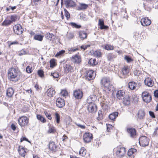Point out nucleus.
Here are the masks:
<instances>
[{"mask_svg": "<svg viewBox=\"0 0 158 158\" xmlns=\"http://www.w3.org/2000/svg\"><path fill=\"white\" fill-rule=\"evenodd\" d=\"M21 75V72L15 68H11L8 70L7 76L10 81H18L20 78Z\"/></svg>", "mask_w": 158, "mask_h": 158, "instance_id": "obj_1", "label": "nucleus"}, {"mask_svg": "<svg viewBox=\"0 0 158 158\" xmlns=\"http://www.w3.org/2000/svg\"><path fill=\"white\" fill-rule=\"evenodd\" d=\"M101 83L105 91L109 93L114 88L113 85L111 84L109 78L105 77L101 80Z\"/></svg>", "mask_w": 158, "mask_h": 158, "instance_id": "obj_2", "label": "nucleus"}, {"mask_svg": "<svg viewBox=\"0 0 158 158\" xmlns=\"http://www.w3.org/2000/svg\"><path fill=\"white\" fill-rule=\"evenodd\" d=\"M19 124L22 127H25L28 126L29 118L26 116H23L18 119Z\"/></svg>", "mask_w": 158, "mask_h": 158, "instance_id": "obj_3", "label": "nucleus"}, {"mask_svg": "<svg viewBox=\"0 0 158 158\" xmlns=\"http://www.w3.org/2000/svg\"><path fill=\"white\" fill-rule=\"evenodd\" d=\"M149 140L145 136H141L139 139V142L140 145L143 147H145L148 145L149 143Z\"/></svg>", "mask_w": 158, "mask_h": 158, "instance_id": "obj_4", "label": "nucleus"}, {"mask_svg": "<svg viewBox=\"0 0 158 158\" xmlns=\"http://www.w3.org/2000/svg\"><path fill=\"white\" fill-rule=\"evenodd\" d=\"M142 96L143 101L146 103H149L152 100L151 96L147 92H143L142 93Z\"/></svg>", "mask_w": 158, "mask_h": 158, "instance_id": "obj_5", "label": "nucleus"}, {"mask_svg": "<svg viewBox=\"0 0 158 158\" xmlns=\"http://www.w3.org/2000/svg\"><path fill=\"white\" fill-rule=\"evenodd\" d=\"M87 103V109L89 112H94L96 111V106L94 102L88 101Z\"/></svg>", "mask_w": 158, "mask_h": 158, "instance_id": "obj_6", "label": "nucleus"}, {"mask_svg": "<svg viewBox=\"0 0 158 158\" xmlns=\"http://www.w3.org/2000/svg\"><path fill=\"white\" fill-rule=\"evenodd\" d=\"M95 76V73L92 70H89L86 72V77L88 80H91L94 78Z\"/></svg>", "mask_w": 158, "mask_h": 158, "instance_id": "obj_7", "label": "nucleus"}, {"mask_svg": "<svg viewBox=\"0 0 158 158\" xmlns=\"http://www.w3.org/2000/svg\"><path fill=\"white\" fill-rule=\"evenodd\" d=\"M92 138V135L90 133L86 132L84 134L83 139L85 142L89 143L90 142Z\"/></svg>", "mask_w": 158, "mask_h": 158, "instance_id": "obj_8", "label": "nucleus"}, {"mask_svg": "<svg viewBox=\"0 0 158 158\" xmlns=\"http://www.w3.org/2000/svg\"><path fill=\"white\" fill-rule=\"evenodd\" d=\"M64 2L67 8L73 7L76 6L75 2L72 0H65Z\"/></svg>", "mask_w": 158, "mask_h": 158, "instance_id": "obj_9", "label": "nucleus"}, {"mask_svg": "<svg viewBox=\"0 0 158 158\" xmlns=\"http://www.w3.org/2000/svg\"><path fill=\"white\" fill-rule=\"evenodd\" d=\"M126 152L125 148L123 147L118 148L116 149V153L119 156H122Z\"/></svg>", "mask_w": 158, "mask_h": 158, "instance_id": "obj_10", "label": "nucleus"}, {"mask_svg": "<svg viewBox=\"0 0 158 158\" xmlns=\"http://www.w3.org/2000/svg\"><path fill=\"white\" fill-rule=\"evenodd\" d=\"M98 26L99 28L101 30H106L108 29V27L104 24V21L102 19H99L98 20Z\"/></svg>", "mask_w": 158, "mask_h": 158, "instance_id": "obj_11", "label": "nucleus"}, {"mask_svg": "<svg viewBox=\"0 0 158 158\" xmlns=\"http://www.w3.org/2000/svg\"><path fill=\"white\" fill-rule=\"evenodd\" d=\"M144 82L145 85L149 87H152L154 85V81L150 77L146 78L144 80Z\"/></svg>", "mask_w": 158, "mask_h": 158, "instance_id": "obj_12", "label": "nucleus"}, {"mask_svg": "<svg viewBox=\"0 0 158 158\" xmlns=\"http://www.w3.org/2000/svg\"><path fill=\"white\" fill-rule=\"evenodd\" d=\"M73 95L76 99H79L82 97L83 94L80 90H76L73 92Z\"/></svg>", "mask_w": 158, "mask_h": 158, "instance_id": "obj_13", "label": "nucleus"}, {"mask_svg": "<svg viewBox=\"0 0 158 158\" xmlns=\"http://www.w3.org/2000/svg\"><path fill=\"white\" fill-rule=\"evenodd\" d=\"M140 23L143 26H147L150 25L151 21L148 18L145 17L142 19L140 21Z\"/></svg>", "mask_w": 158, "mask_h": 158, "instance_id": "obj_14", "label": "nucleus"}, {"mask_svg": "<svg viewBox=\"0 0 158 158\" xmlns=\"http://www.w3.org/2000/svg\"><path fill=\"white\" fill-rule=\"evenodd\" d=\"M65 102L63 99L61 98H58L56 101V105L59 108H61L65 105Z\"/></svg>", "mask_w": 158, "mask_h": 158, "instance_id": "obj_15", "label": "nucleus"}, {"mask_svg": "<svg viewBox=\"0 0 158 158\" xmlns=\"http://www.w3.org/2000/svg\"><path fill=\"white\" fill-rule=\"evenodd\" d=\"M64 72L68 73L69 72H70L74 71L73 68L69 64H65L64 66Z\"/></svg>", "mask_w": 158, "mask_h": 158, "instance_id": "obj_16", "label": "nucleus"}, {"mask_svg": "<svg viewBox=\"0 0 158 158\" xmlns=\"http://www.w3.org/2000/svg\"><path fill=\"white\" fill-rule=\"evenodd\" d=\"M129 71V70L128 67L124 66L122 70L121 74H122L123 76L122 77L125 78V76L128 73Z\"/></svg>", "mask_w": 158, "mask_h": 158, "instance_id": "obj_17", "label": "nucleus"}, {"mask_svg": "<svg viewBox=\"0 0 158 158\" xmlns=\"http://www.w3.org/2000/svg\"><path fill=\"white\" fill-rule=\"evenodd\" d=\"M127 131L131 137L133 138L136 135V130L134 129L128 128L127 129Z\"/></svg>", "mask_w": 158, "mask_h": 158, "instance_id": "obj_18", "label": "nucleus"}, {"mask_svg": "<svg viewBox=\"0 0 158 158\" xmlns=\"http://www.w3.org/2000/svg\"><path fill=\"white\" fill-rule=\"evenodd\" d=\"M47 95L49 97H53L55 94V91L53 88H50L47 90Z\"/></svg>", "mask_w": 158, "mask_h": 158, "instance_id": "obj_19", "label": "nucleus"}, {"mask_svg": "<svg viewBox=\"0 0 158 158\" xmlns=\"http://www.w3.org/2000/svg\"><path fill=\"white\" fill-rule=\"evenodd\" d=\"M125 93L124 91L122 90L118 91L116 93V97L119 99H122L125 95Z\"/></svg>", "mask_w": 158, "mask_h": 158, "instance_id": "obj_20", "label": "nucleus"}, {"mask_svg": "<svg viewBox=\"0 0 158 158\" xmlns=\"http://www.w3.org/2000/svg\"><path fill=\"white\" fill-rule=\"evenodd\" d=\"M73 62L76 63H79L81 61V57L80 56L75 55L72 57Z\"/></svg>", "mask_w": 158, "mask_h": 158, "instance_id": "obj_21", "label": "nucleus"}, {"mask_svg": "<svg viewBox=\"0 0 158 158\" xmlns=\"http://www.w3.org/2000/svg\"><path fill=\"white\" fill-rule=\"evenodd\" d=\"M128 86L130 89L134 90L137 86V84L133 81L130 82L128 84Z\"/></svg>", "mask_w": 158, "mask_h": 158, "instance_id": "obj_22", "label": "nucleus"}, {"mask_svg": "<svg viewBox=\"0 0 158 158\" xmlns=\"http://www.w3.org/2000/svg\"><path fill=\"white\" fill-rule=\"evenodd\" d=\"M123 98V103L126 105H128L130 104V99L129 97L126 96Z\"/></svg>", "mask_w": 158, "mask_h": 158, "instance_id": "obj_23", "label": "nucleus"}, {"mask_svg": "<svg viewBox=\"0 0 158 158\" xmlns=\"http://www.w3.org/2000/svg\"><path fill=\"white\" fill-rule=\"evenodd\" d=\"M14 90L12 88H8L6 91V95L9 97H11L13 94Z\"/></svg>", "mask_w": 158, "mask_h": 158, "instance_id": "obj_24", "label": "nucleus"}, {"mask_svg": "<svg viewBox=\"0 0 158 158\" xmlns=\"http://www.w3.org/2000/svg\"><path fill=\"white\" fill-rule=\"evenodd\" d=\"M118 112H115L110 114L109 118L111 120L114 121L116 118L118 116Z\"/></svg>", "mask_w": 158, "mask_h": 158, "instance_id": "obj_25", "label": "nucleus"}, {"mask_svg": "<svg viewBox=\"0 0 158 158\" xmlns=\"http://www.w3.org/2000/svg\"><path fill=\"white\" fill-rule=\"evenodd\" d=\"M144 115V112L143 110H139L138 113V117L139 119H143Z\"/></svg>", "mask_w": 158, "mask_h": 158, "instance_id": "obj_26", "label": "nucleus"}, {"mask_svg": "<svg viewBox=\"0 0 158 158\" xmlns=\"http://www.w3.org/2000/svg\"><path fill=\"white\" fill-rule=\"evenodd\" d=\"M79 35L80 38L82 40L86 38L87 36L86 33L83 31H79Z\"/></svg>", "mask_w": 158, "mask_h": 158, "instance_id": "obj_27", "label": "nucleus"}, {"mask_svg": "<svg viewBox=\"0 0 158 158\" xmlns=\"http://www.w3.org/2000/svg\"><path fill=\"white\" fill-rule=\"evenodd\" d=\"M49 148L50 150L52 151H54L56 150V146L54 142H52L49 143Z\"/></svg>", "mask_w": 158, "mask_h": 158, "instance_id": "obj_28", "label": "nucleus"}, {"mask_svg": "<svg viewBox=\"0 0 158 158\" xmlns=\"http://www.w3.org/2000/svg\"><path fill=\"white\" fill-rule=\"evenodd\" d=\"M10 18L11 19L10 21H11L12 23L19 20V17L16 15H11L10 16Z\"/></svg>", "mask_w": 158, "mask_h": 158, "instance_id": "obj_29", "label": "nucleus"}, {"mask_svg": "<svg viewBox=\"0 0 158 158\" xmlns=\"http://www.w3.org/2000/svg\"><path fill=\"white\" fill-rule=\"evenodd\" d=\"M70 25L73 28H75L76 29H79L81 27L80 25L77 24L75 23L71 22L70 23Z\"/></svg>", "mask_w": 158, "mask_h": 158, "instance_id": "obj_30", "label": "nucleus"}, {"mask_svg": "<svg viewBox=\"0 0 158 158\" xmlns=\"http://www.w3.org/2000/svg\"><path fill=\"white\" fill-rule=\"evenodd\" d=\"M104 48L107 50H113L114 49V47L109 44H105L104 46Z\"/></svg>", "mask_w": 158, "mask_h": 158, "instance_id": "obj_31", "label": "nucleus"}, {"mask_svg": "<svg viewBox=\"0 0 158 158\" xmlns=\"http://www.w3.org/2000/svg\"><path fill=\"white\" fill-rule=\"evenodd\" d=\"M136 152V150L134 148H131L129 149L127 153V155H128L130 156H131L132 154H133L135 152Z\"/></svg>", "mask_w": 158, "mask_h": 158, "instance_id": "obj_32", "label": "nucleus"}, {"mask_svg": "<svg viewBox=\"0 0 158 158\" xmlns=\"http://www.w3.org/2000/svg\"><path fill=\"white\" fill-rule=\"evenodd\" d=\"M96 99V98L95 96L91 95L88 98L87 101V103H88V101L93 102Z\"/></svg>", "mask_w": 158, "mask_h": 158, "instance_id": "obj_33", "label": "nucleus"}, {"mask_svg": "<svg viewBox=\"0 0 158 158\" xmlns=\"http://www.w3.org/2000/svg\"><path fill=\"white\" fill-rule=\"evenodd\" d=\"M86 153V151L84 147L81 148L79 152V154L81 156H84Z\"/></svg>", "mask_w": 158, "mask_h": 158, "instance_id": "obj_34", "label": "nucleus"}, {"mask_svg": "<svg viewBox=\"0 0 158 158\" xmlns=\"http://www.w3.org/2000/svg\"><path fill=\"white\" fill-rule=\"evenodd\" d=\"M12 22L10 20L5 19L2 23V24L4 26H8L11 24Z\"/></svg>", "mask_w": 158, "mask_h": 158, "instance_id": "obj_35", "label": "nucleus"}, {"mask_svg": "<svg viewBox=\"0 0 158 158\" xmlns=\"http://www.w3.org/2000/svg\"><path fill=\"white\" fill-rule=\"evenodd\" d=\"M18 152L20 155L23 157H25L26 152L24 149H18Z\"/></svg>", "mask_w": 158, "mask_h": 158, "instance_id": "obj_36", "label": "nucleus"}, {"mask_svg": "<svg viewBox=\"0 0 158 158\" xmlns=\"http://www.w3.org/2000/svg\"><path fill=\"white\" fill-rule=\"evenodd\" d=\"M93 54L94 56L98 57H100L101 56V52L99 51H96L94 52Z\"/></svg>", "mask_w": 158, "mask_h": 158, "instance_id": "obj_37", "label": "nucleus"}, {"mask_svg": "<svg viewBox=\"0 0 158 158\" xmlns=\"http://www.w3.org/2000/svg\"><path fill=\"white\" fill-rule=\"evenodd\" d=\"M65 51L64 50H61L58 52H57L55 55V57H58L62 56L65 53Z\"/></svg>", "mask_w": 158, "mask_h": 158, "instance_id": "obj_38", "label": "nucleus"}, {"mask_svg": "<svg viewBox=\"0 0 158 158\" xmlns=\"http://www.w3.org/2000/svg\"><path fill=\"white\" fill-rule=\"evenodd\" d=\"M96 61L95 59L91 58L89 60L88 63L90 65L93 66L97 64V63H95Z\"/></svg>", "mask_w": 158, "mask_h": 158, "instance_id": "obj_39", "label": "nucleus"}, {"mask_svg": "<svg viewBox=\"0 0 158 158\" xmlns=\"http://www.w3.org/2000/svg\"><path fill=\"white\" fill-rule=\"evenodd\" d=\"M36 117L41 122L44 123L46 121V120L41 115L38 114L37 115Z\"/></svg>", "mask_w": 158, "mask_h": 158, "instance_id": "obj_40", "label": "nucleus"}, {"mask_svg": "<svg viewBox=\"0 0 158 158\" xmlns=\"http://www.w3.org/2000/svg\"><path fill=\"white\" fill-rule=\"evenodd\" d=\"M43 36L40 35H36L34 36L35 40L41 41L43 40Z\"/></svg>", "mask_w": 158, "mask_h": 158, "instance_id": "obj_41", "label": "nucleus"}, {"mask_svg": "<svg viewBox=\"0 0 158 158\" xmlns=\"http://www.w3.org/2000/svg\"><path fill=\"white\" fill-rule=\"evenodd\" d=\"M50 66L51 68H53L56 65L55 60L54 59H52L50 60Z\"/></svg>", "mask_w": 158, "mask_h": 158, "instance_id": "obj_42", "label": "nucleus"}, {"mask_svg": "<svg viewBox=\"0 0 158 158\" xmlns=\"http://www.w3.org/2000/svg\"><path fill=\"white\" fill-rule=\"evenodd\" d=\"M107 59L108 60H110L115 57V56L112 54H108L107 55Z\"/></svg>", "mask_w": 158, "mask_h": 158, "instance_id": "obj_43", "label": "nucleus"}, {"mask_svg": "<svg viewBox=\"0 0 158 158\" xmlns=\"http://www.w3.org/2000/svg\"><path fill=\"white\" fill-rule=\"evenodd\" d=\"M55 118L56 123H59L60 122V116L59 114L57 113H55Z\"/></svg>", "mask_w": 158, "mask_h": 158, "instance_id": "obj_44", "label": "nucleus"}, {"mask_svg": "<svg viewBox=\"0 0 158 158\" xmlns=\"http://www.w3.org/2000/svg\"><path fill=\"white\" fill-rule=\"evenodd\" d=\"M22 28V27L19 24L15 25L13 27V30H20Z\"/></svg>", "mask_w": 158, "mask_h": 158, "instance_id": "obj_45", "label": "nucleus"}, {"mask_svg": "<svg viewBox=\"0 0 158 158\" xmlns=\"http://www.w3.org/2000/svg\"><path fill=\"white\" fill-rule=\"evenodd\" d=\"M53 36H54L53 34L50 33H48L45 35L46 37L49 40H51V39L52 38Z\"/></svg>", "mask_w": 158, "mask_h": 158, "instance_id": "obj_46", "label": "nucleus"}, {"mask_svg": "<svg viewBox=\"0 0 158 158\" xmlns=\"http://www.w3.org/2000/svg\"><path fill=\"white\" fill-rule=\"evenodd\" d=\"M88 6L87 5L85 4L81 3V4L80 6L79 7V9L81 10L83 9H85Z\"/></svg>", "mask_w": 158, "mask_h": 158, "instance_id": "obj_47", "label": "nucleus"}, {"mask_svg": "<svg viewBox=\"0 0 158 158\" xmlns=\"http://www.w3.org/2000/svg\"><path fill=\"white\" fill-rule=\"evenodd\" d=\"M79 49L78 48H69L68 49V51L71 53L72 52H74L77 51Z\"/></svg>", "mask_w": 158, "mask_h": 158, "instance_id": "obj_48", "label": "nucleus"}, {"mask_svg": "<svg viewBox=\"0 0 158 158\" xmlns=\"http://www.w3.org/2000/svg\"><path fill=\"white\" fill-rule=\"evenodd\" d=\"M37 73L39 76L41 77H43L44 76V72L42 70H39L38 71Z\"/></svg>", "mask_w": 158, "mask_h": 158, "instance_id": "obj_49", "label": "nucleus"}, {"mask_svg": "<svg viewBox=\"0 0 158 158\" xmlns=\"http://www.w3.org/2000/svg\"><path fill=\"white\" fill-rule=\"evenodd\" d=\"M75 124L79 127L82 129H84L85 128V126L84 125H83L77 122H75Z\"/></svg>", "mask_w": 158, "mask_h": 158, "instance_id": "obj_50", "label": "nucleus"}, {"mask_svg": "<svg viewBox=\"0 0 158 158\" xmlns=\"http://www.w3.org/2000/svg\"><path fill=\"white\" fill-rule=\"evenodd\" d=\"M60 94L62 96L65 97L68 95V93L65 90H62L60 92Z\"/></svg>", "mask_w": 158, "mask_h": 158, "instance_id": "obj_51", "label": "nucleus"}, {"mask_svg": "<svg viewBox=\"0 0 158 158\" xmlns=\"http://www.w3.org/2000/svg\"><path fill=\"white\" fill-rule=\"evenodd\" d=\"M64 11L65 15L66 17V18L67 19H69L70 17V15L69 13L65 9H64Z\"/></svg>", "mask_w": 158, "mask_h": 158, "instance_id": "obj_52", "label": "nucleus"}, {"mask_svg": "<svg viewBox=\"0 0 158 158\" xmlns=\"http://www.w3.org/2000/svg\"><path fill=\"white\" fill-rule=\"evenodd\" d=\"M113 129V126L110 124L107 125V131L108 132H111Z\"/></svg>", "mask_w": 158, "mask_h": 158, "instance_id": "obj_53", "label": "nucleus"}, {"mask_svg": "<svg viewBox=\"0 0 158 158\" xmlns=\"http://www.w3.org/2000/svg\"><path fill=\"white\" fill-rule=\"evenodd\" d=\"M51 75L53 76L54 78H58L59 77V74L58 73L55 72L51 73Z\"/></svg>", "mask_w": 158, "mask_h": 158, "instance_id": "obj_54", "label": "nucleus"}, {"mask_svg": "<svg viewBox=\"0 0 158 158\" xmlns=\"http://www.w3.org/2000/svg\"><path fill=\"white\" fill-rule=\"evenodd\" d=\"M55 128L52 126H50L49 129L48 131V132L49 133H53L55 131Z\"/></svg>", "mask_w": 158, "mask_h": 158, "instance_id": "obj_55", "label": "nucleus"}, {"mask_svg": "<svg viewBox=\"0 0 158 158\" xmlns=\"http://www.w3.org/2000/svg\"><path fill=\"white\" fill-rule=\"evenodd\" d=\"M124 58L128 63L130 62L133 60L131 58L127 56H125Z\"/></svg>", "mask_w": 158, "mask_h": 158, "instance_id": "obj_56", "label": "nucleus"}, {"mask_svg": "<svg viewBox=\"0 0 158 158\" xmlns=\"http://www.w3.org/2000/svg\"><path fill=\"white\" fill-rule=\"evenodd\" d=\"M67 36L69 39H71L73 38L74 37V35L73 33H68V32L67 34Z\"/></svg>", "mask_w": 158, "mask_h": 158, "instance_id": "obj_57", "label": "nucleus"}, {"mask_svg": "<svg viewBox=\"0 0 158 158\" xmlns=\"http://www.w3.org/2000/svg\"><path fill=\"white\" fill-rule=\"evenodd\" d=\"M14 33L17 35H20L22 34L23 30H14Z\"/></svg>", "mask_w": 158, "mask_h": 158, "instance_id": "obj_58", "label": "nucleus"}, {"mask_svg": "<svg viewBox=\"0 0 158 158\" xmlns=\"http://www.w3.org/2000/svg\"><path fill=\"white\" fill-rule=\"evenodd\" d=\"M44 113L45 114V115L49 119L51 120L52 118L51 117V114L47 112H44Z\"/></svg>", "mask_w": 158, "mask_h": 158, "instance_id": "obj_59", "label": "nucleus"}, {"mask_svg": "<svg viewBox=\"0 0 158 158\" xmlns=\"http://www.w3.org/2000/svg\"><path fill=\"white\" fill-rule=\"evenodd\" d=\"M26 71L27 73H30L32 71L31 68L29 66H27L26 68Z\"/></svg>", "mask_w": 158, "mask_h": 158, "instance_id": "obj_60", "label": "nucleus"}, {"mask_svg": "<svg viewBox=\"0 0 158 158\" xmlns=\"http://www.w3.org/2000/svg\"><path fill=\"white\" fill-rule=\"evenodd\" d=\"M90 47L89 45H82L81 47V49H83L84 50H85L87 48Z\"/></svg>", "mask_w": 158, "mask_h": 158, "instance_id": "obj_61", "label": "nucleus"}, {"mask_svg": "<svg viewBox=\"0 0 158 158\" xmlns=\"http://www.w3.org/2000/svg\"><path fill=\"white\" fill-rule=\"evenodd\" d=\"M141 73V72L137 70H135L134 71V74L135 76H138Z\"/></svg>", "mask_w": 158, "mask_h": 158, "instance_id": "obj_62", "label": "nucleus"}, {"mask_svg": "<svg viewBox=\"0 0 158 158\" xmlns=\"http://www.w3.org/2000/svg\"><path fill=\"white\" fill-rule=\"evenodd\" d=\"M98 115L99 118L100 119H101L102 118L103 115L102 114V112L101 111L99 110L98 112Z\"/></svg>", "mask_w": 158, "mask_h": 158, "instance_id": "obj_63", "label": "nucleus"}, {"mask_svg": "<svg viewBox=\"0 0 158 158\" xmlns=\"http://www.w3.org/2000/svg\"><path fill=\"white\" fill-rule=\"evenodd\" d=\"M154 96L155 97L158 98V90H156L154 92Z\"/></svg>", "mask_w": 158, "mask_h": 158, "instance_id": "obj_64", "label": "nucleus"}]
</instances>
